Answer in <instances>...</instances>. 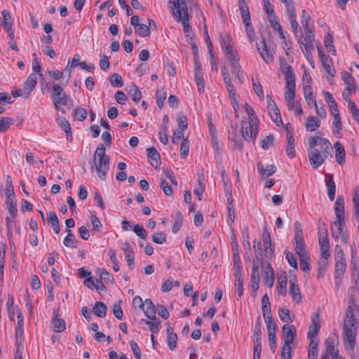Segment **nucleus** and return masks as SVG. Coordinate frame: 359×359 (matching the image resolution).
Instances as JSON below:
<instances>
[{
	"label": "nucleus",
	"instance_id": "c03bdc74",
	"mask_svg": "<svg viewBox=\"0 0 359 359\" xmlns=\"http://www.w3.org/2000/svg\"><path fill=\"white\" fill-rule=\"evenodd\" d=\"M6 204L8 208V210L9 211L11 216L13 218H15L18 214V210L16 208V204L13 201V198H6Z\"/></svg>",
	"mask_w": 359,
	"mask_h": 359
},
{
	"label": "nucleus",
	"instance_id": "ea45409f",
	"mask_svg": "<svg viewBox=\"0 0 359 359\" xmlns=\"http://www.w3.org/2000/svg\"><path fill=\"white\" fill-rule=\"evenodd\" d=\"M323 95H324L325 101L327 102V104L330 107V110L332 111V112H334V113L338 112L337 104L334 99L333 98L332 94L327 91H325V92H323Z\"/></svg>",
	"mask_w": 359,
	"mask_h": 359
},
{
	"label": "nucleus",
	"instance_id": "0eeeda50",
	"mask_svg": "<svg viewBox=\"0 0 359 359\" xmlns=\"http://www.w3.org/2000/svg\"><path fill=\"white\" fill-rule=\"evenodd\" d=\"M304 39L301 37L297 39L298 43L302 48L304 46L303 52L307 59L309 57H311V50H313V41H314V34L312 30L309 29H304Z\"/></svg>",
	"mask_w": 359,
	"mask_h": 359
},
{
	"label": "nucleus",
	"instance_id": "a878e982",
	"mask_svg": "<svg viewBox=\"0 0 359 359\" xmlns=\"http://www.w3.org/2000/svg\"><path fill=\"white\" fill-rule=\"evenodd\" d=\"M326 186L327 188V195L331 201H334L335 198L336 185L334 181L333 175L330 174L326 175Z\"/></svg>",
	"mask_w": 359,
	"mask_h": 359
},
{
	"label": "nucleus",
	"instance_id": "3c124183",
	"mask_svg": "<svg viewBox=\"0 0 359 359\" xmlns=\"http://www.w3.org/2000/svg\"><path fill=\"white\" fill-rule=\"evenodd\" d=\"M195 81L198 86V92L202 94L205 91V82L203 79V74L198 73L195 74Z\"/></svg>",
	"mask_w": 359,
	"mask_h": 359
},
{
	"label": "nucleus",
	"instance_id": "680f3d73",
	"mask_svg": "<svg viewBox=\"0 0 359 359\" xmlns=\"http://www.w3.org/2000/svg\"><path fill=\"white\" fill-rule=\"evenodd\" d=\"M130 95L135 103H138L142 97V93L137 86H134L130 91Z\"/></svg>",
	"mask_w": 359,
	"mask_h": 359
},
{
	"label": "nucleus",
	"instance_id": "e433bc0d",
	"mask_svg": "<svg viewBox=\"0 0 359 359\" xmlns=\"http://www.w3.org/2000/svg\"><path fill=\"white\" fill-rule=\"evenodd\" d=\"M57 121L61 129L67 134V138L69 139V137H72L71 127L69 121L64 117L58 118Z\"/></svg>",
	"mask_w": 359,
	"mask_h": 359
},
{
	"label": "nucleus",
	"instance_id": "603ef678",
	"mask_svg": "<svg viewBox=\"0 0 359 359\" xmlns=\"http://www.w3.org/2000/svg\"><path fill=\"white\" fill-rule=\"evenodd\" d=\"M252 87H253V90H254L255 93L257 94V95L258 96V97L260 100H263L264 99V93H263L262 87L259 81L257 79L255 80L254 78L252 79Z\"/></svg>",
	"mask_w": 359,
	"mask_h": 359
},
{
	"label": "nucleus",
	"instance_id": "49530a36",
	"mask_svg": "<svg viewBox=\"0 0 359 359\" xmlns=\"http://www.w3.org/2000/svg\"><path fill=\"white\" fill-rule=\"evenodd\" d=\"M1 15L3 18V26L6 29V31H11L12 28V23L11 22V15L9 12L6 10H4L1 11Z\"/></svg>",
	"mask_w": 359,
	"mask_h": 359
},
{
	"label": "nucleus",
	"instance_id": "de8ad7c7",
	"mask_svg": "<svg viewBox=\"0 0 359 359\" xmlns=\"http://www.w3.org/2000/svg\"><path fill=\"white\" fill-rule=\"evenodd\" d=\"M303 91H304V97L308 103L309 105L311 104V102H316L313 100V93H312V88L311 85H306L303 84Z\"/></svg>",
	"mask_w": 359,
	"mask_h": 359
},
{
	"label": "nucleus",
	"instance_id": "393cba45",
	"mask_svg": "<svg viewBox=\"0 0 359 359\" xmlns=\"http://www.w3.org/2000/svg\"><path fill=\"white\" fill-rule=\"evenodd\" d=\"M257 50L259 51L262 60L269 63L272 60V55L270 54L266 48V43L264 39H262L259 43L257 44Z\"/></svg>",
	"mask_w": 359,
	"mask_h": 359
},
{
	"label": "nucleus",
	"instance_id": "412c9836",
	"mask_svg": "<svg viewBox=\"0 0 359 359\" xmlns=\"http://www.w3.org/2000/svg\"><path fill=\"white\" fill-rule=\"evenodd\" d=\"M59 311L55 309L53 311V331L56 333H60L65 330V322L63 319L59 318Z\"/></svg>",
	"mask_w": 359,
	"mask_h": 359
},
{
	"label": "nucleus",
	"instance_id": "7ed1b4c3",
	"mask_svg": "<svg viewBox=\"0 0 359 359\" xmlns=\"http://www.w3.org/2000/svg\"><path fill=\"white\" fill-rule=\"evenodd\" d=\"M106 149L102 144H100L93 156V163L91 170L95 169L99 178L104 180L109 168V157L105 154Z\"/></svg>",
	"mask_w": 359,
	"mask_h": 359
},
{
	"label": "nucleus",
	"instance_id": "a19ab883",
	"mask_svg": "<svg viewBox=\"0 0 359 359\" xmlns=\"http://www.w3.org/2000/svg\"><path fill=\"white\" fill-rule=\"evenodd\" d=\"M294 242L304 241L303 237V231L302 229V225L299 222L296 221L294 223Z\"/></svg>",
	"mask_w": 359,
	"mask_h": 359
},
{
	"label": "nucleus",
	"instance_id": "f704fd0d",
	"mask_svg": "<svg viewBox=\"0 0 359 359\" xmlns=\"http://www.w3.org/2000/svg\"><path fill=\"white\" fill-rule=\"evenodd\" d=\"M262 320L259 316L257 320L254 327L253 336H252V341L253 343H257V341H261L262 339Z\"/></svg>",
	"mask_w": 359,
	"mask_h": 359
},
{
	"label": "nucleus",
	"instance_id": "9b49d317",
	"mask_svg": "<svg viewBox=\"0 0 359 359\" xmlns=\"http://www.w3.org/2000/svg\"><path fill=\"white\" fill-rule=\"evenodd\" d=\"M320 318L318 313H313L311 316V324L309 327L307 332V338L309 340L316 339L315 338L318 335L320 330Z\"/></svg>",
	"mask_w": 359,
	"mask_h": 359
},
{
	"label": "nucleus",
	"instance_id": "13d9d810",
	"mask_svg": "<svg viewBox=\"0 0 359 359\" xmlns=\"http://www.w3.org/2000/svg\"><path fill=\"white\" fill-rule=\"evenodd\" d=\"M182 216L180 212H177L175 222L172 226V231L173 233H176L181 228L182 224Z\"/></svg>",
	"mask_w": 359,
	"mask_h": 359
},
{
	"label": "nucleus",
	"instance_id": "39448f33",
	"mask_svg": "<svg viewBox=\"0 0 359 359\" xmlns=\"http://www.w3.org/2000/svg\"><path fill=\"white\" fill-rule=\"evenodd\" d=\"M170 8L172 9V15L176 20L182 22L184 31L185 32H189L190 27L189 25V15L187 4L181 3L179 5H171Z\"/></svg>",
	"mask_w": 359,
	"mask_h": 359
},
{
	"label": "nucleus",
	"instance_id": "20e7f679",
	"mask_svg": "<svg viewBox=\"0 0 359 359\" xmlns=\"http://www.w3.org/2000/svg\"><path fill=\"white\" fill-rule=\"evenodd\" d=\"M334 278L335 283L339 285L341 282V279L344 276V273L346 270V262L344 259V255L341 248L339 245H336L334 247Z\"/></svg>",
	"mask_w": 359,
	"mask_h": 359
},
{
	"label": "nucleus",
	"instance_id": "8fccbe9b",
	"mask_svg": "<svg viewBox=\"0 0 359 359\" xmlns=\"http://www.w3.org/2000/svg\"><path fill=\"white\" fill-rule=\"evenodd\" d=\"M135 33L142 37H146L149 36L150 30L147 25L140 23L135 27Z\"/></svg>",
	"mask_w": 359,
	"mask_h": 359
},
{
	"label": "nucleus",
	"instance_id": "0e129e2a",
	"mask_svg": "<svg viewBox=\"0 0 359 359\" xmlns=\"http://www.w3.org/2000/svg\"><path fill=\"white\" fill-rule=\"evenodd\" d=\"M160 187L166 196H171L172 189L165 179L161 178Z\"/></svg>",
	"mask_w": 359,
	"mask_h": 359
},
{
	"label": "nucleus",
	"instance_id": "f257e3e1",
	"mask_svg": "<svg viewBox=\"0 0 359 359\" xmlns=\"http://www.w3.org/2000/svg\"><path fill=\"white\" fill-rule=\"evenodd\" d=\"M359 320V310L355 303V294H351L348 298V307L344 320V341L348 344L346 347L351 353L353 352L355 344V337Z\"/></svg>",
	"mask_w": 359,
	"mask_h": 359
},
{
	"label": "nucleus",
	"instance_id": "c9c22d12",
	"mask_svg": "<svg viewBox=\"0 0 359 359\" xmlns=\"http://www.w3.org/2000/svg\"><path fill=\"white\" fill-rule=\"evenodd\" d=\"M107 306L102 302H96L93 308V312L100 318H104L106 316Z\"/></svg>",
	"mask_w": 359,
	"mask_h": 359
},
{
	"label": "nucleus",
	"instance_id": "5701e85b",
	"mask_svg": "<svg viewBox=\"0 0 359 359\" xmlns=\"http://www.w3.org/2000/svg\"><path fill=\"white\" fill-rule=\"evenodd\" d=\"M341 75L342 80L346 85V90L349 92H355V81L353 76L350 73L345 71L342 72Z\"/></svg>",
	"mask_w": 359,
	"mask_h": 359
},
{
	"label": "nucleus",
	"instance_id": "e2e57ef3",
	"mask_svg": "<svg viewBox=\"0 0 359 359\" xmlns=\"http://www.w3.org/2000/svg\"><path fill=\"white\" fill-rule=\"evenodd\" d=\"M151 239L157 244H163L166 242V235L163 232L156 233L152 235Z\"/></svg>",
	"mask_w": 359,
	"mask_h": 359
},
{
	"label": "nucleus",
	"instance_id": "79ce46f5",
	"mask_svg": "<svg viewBox=\"0 0 359 359\" xmlns=\"http://www.w3.org/2000/svg\"><path fill=\"white\" fill-rule=\"evenodd\" d=\"M66 232L67 233V235L63 241L65 246L71 248H76L75 236L74 233L69 229H67Z\"/></svg>",
	"mask_w": 359,
	"mask_h": 359
},
{
	"label": "nucleus",
	"instance_id": "774afa93",
	"mask_svg": "<svg viewBox=\"0 0 359 359\" xmlns=\"http://www.w3.org/2000/svg\"><path fill=\"white\" fill-rule=\"evenodd\" d=\"M335 212H344V201L342 196H338L334 204Z\"/></svg>",
	"mask_w": 359,
	"mask_h": 359
},
{
	"label": "nucleus",
	"instance_id": "bb28decb",
	"mask_svg": "<svg viewBox=\"0 0 359 359\" xmlns=\"http://www.w3.org/2000/svg\"><path fill=\"white\" fill-rule=\"evenodd\" d=\"M318 52V56L320 59V61L322 62V65L324 67V69L326 70L327 73L330 75L331 76H334L335 71L334 69H332L330 65L327 63V57L325 55L323 50L321 49L320 46H317Z\"/></svg>",
	"mask_w": 359,
	"mask_h": 359
},
{
	"label": "nucleus",
	"instance_id": "f8f14e48",
	"mask_svg": "<svg viewBox=\"0 0 359 359\" xmlns=\"http://www.w3.org/2000/svg\"><path fill=\"white\" fill-rule=\"evenodd\" d=\"M221 39V45L223 48V51L225 55L229 59V62H233L236 60H238L239 58L237 54L233 50L232 46L230 43L226 41L224 37L220 36Z\"/></svg>",
	"mask_w": 359,
	"mask_h": 359
},
{
	"label": "nucleus",
	"instance_id": "72a5a7b5",
	"mask_svg": "<svg viewBox=\"0 0 359 359\" xmlns=\"http://www.w3.org/2000/svg\"><path fill=\"white\" fill-rule=\"evenodd\" d=\"M318 341L316 339L310 340L308 349V358L309 359H317L318 357Z\"/></svg>",
	"mask_w": 359,
	"mask_h": 359
},
{
	"label": "nucleus",
	"instance_id": "cd10ccee",
	"mask_svg": "<svg viewBox=\"0 0 359 359\" xmlns=\"http://www.w3.org/2000/svg\"><path fill=\"white\" fill-rule=\"evenodd\" d=\"M334 147L335 148V152H336L335 157H336L337 162L339 165L344 164L345 162V155H346L344 146L339 142H336L334 144Z\"/></svg>",
	"mask_w": 359,
	"mask_h": 359
},
{
	"label": "nucleus",
	"instance_id": "69168bd1",
	"mask_svg": "<svg viewBox=\"0 0 359 359\" xmlns=\"http://www.w3.org/2000/svg\"><path fill=\"white\" fill-rule=\"evenodd\" d=\"M74 117L80 121H84L87 117V111L81 107H78L74 110Z\"/></svg>",
	"mask_w": 359,
	"mask_h": 359
},
{
	"label": "nucleus",
	"instance_id": "6ab92c4d",
	"mask_svg": "<svg viewBox=\"0 0 359 359\" xmlns=\"http://www.w3.org/2000/svg\"><path fill=\"white\" fill-rule=\"evenodd\" d=\"M289 294L292 300L299 304L302 301V294L299 287L295 283V278L290 280Z\"/></svg>",
	"mask_w": 359,
	"mask_h": 359
},
{
	"label": "nucleus",
	"instance_id": "f3484780",
	"mask_svg": "<svg viewBox=\"0 0 359 359\" xmlns=\"http://www.w3.org/2000/svg\"><path fill=\"white\" fill-rule=\"evenodd\" d=\"M233 276L235 278L236 282V299H239L243 296V278H242V273L241 269H233Z\"/></svg>",
	"mask_w": 359,
	"mask_h": 359
},
{
	"label": "nucleus",
	"instance_id": "052dcab7",
	"mask_svg": "<svg viewBox=\"0 0 359 359\" xmlns=\"http://www.w3.org/2000/svg\"><path fill=\"white\" fill-rule=\"evenodd\" d=\"M111 83L117 88H121L123 86L121 76L118 73H114L110 77Z\"/></svg>",
	"mask_w": 359,
	"mask_h": 359
},
{
	"label": "nucleus",
	"instance_id": "338daca9",
	"mask_svg": "<svg viewBox=\"0 0 359 359\" xmlns=\"http://www.w3.org/2000/svg\"><path fill=\"white\" fill-rule=\"evenodd\" d=\"M272 320L273 319L271 316H265L264 320L266 323L268 334L276 332V325Z\"/></svg>",
	"mask_w": 359,
	"mask_h": 359
},
{
	"label": "nucleus",
	"instance_id": "a211bd4d",
	"mask_svg": "<svg viewBox=\"0 0 359 359\" xmlns=\"http://www.w3.org/2000/svg\"><path fill=\"white\" fill-rule=\"evenodd\" d=\"M37 83V77L34 73L31 74L24 83L25 98L27 99Z\"/></svg>",
	"mask_w": 359,
	"mask_h": 359
},
{
	"label": "nucleus",
	"instance_id": "4468645a",
	"mask_svg": "<svg viewBox=\"0 0 359 359\" xmlns=\"http://www.w3.org/2000/svg\"><path fill=\"white\" fill-rule=\"evenodd\" d=\"M222 75L223 77L224 82L225 83L226 90L229 93V97L231 99H235L236 92L233 83L231 81V78L229 74V71L226 67L222 68Z\"/></svg>",
	"mask_w": 359,
	"mask_h": 359
},
{
	"label": "nucleus",
	"instance_id": "6e6552de",
	"mask_svg": "<svg viewBox=\"0 0 359 359\" xmlns=\"http://www.w3.org/2000/svg\"><path fill=\"white\" fill-rule=\"evenodd\" d=\"M309 149H316L315 147L317 145H320L323 153H330L332 151V148L330 142L325 138L320 137L317 135L309 137L308 139Z\"/></svg>",
	"mask_w": 359,
	"mask_h": 359
},
{
	"label": "nucleus",
	"instance_id": "37998d69",
	"mask_svg": "<svg viewBox=\"0 0 359 359\" xmlns=\"http://www.w3.org/2000/svg\"><path fill=\"white\" fill-rule=\"evenodd\" d=\"M306 127L310 131H314L320 127V122L314 116H309L306 118Z\"/></svg>",
	"mask_w": 359,
	"mask_h": 359
},
{
	"label": "nucleus",
	"instance_id": "bf43d9fd",
	"mask_svg": "<svg viewBox=\"0 0 359 359\" xmlns=\"http://www.w3.org/2000/svg\"><path fill=\"white\" fill-rule=\"evenodd\" d=\"M189 140L187 138L183 139L180 146V156L182 158H185L189 154Z\"/></svg>",
	"mask_w": 359,
	"mask_h": 359
},
{
	"label": "nucleus",
	"instance_id": "6e6d98bb",
	"mask_svg": "<svg viewBox=\"0 0 359 359\" xmlns=\"http://www.w3.org/2000/svg\"><path fill=\"white\" fill-rule=\"evenodd\" d=\"M290 345L291 344H287L286 342H284L280 352L282 359H291Z\"/></svg>",
	"mask_w": 359,
	"mask_h": 359
},
{
	"label": "nucleus",
	"instance_id": "2eb2a0df",
	"mask_svg": "<svg viewBox=\"0 0 359 359\" xmlns=\"http://www.w3.org/2000/svg\"><path fill=\"white\" fill-rule=\"evenodd\" d=\"M147 158L151 165L155 168H158L161 165V157L157 149L154 147L147 149Z\"/></svg>",
	"mask_w": 359,
	"mask_h": 359
},
{
	"label": "nucleus",
	"instance_id": "ddd939ff",
	"mask_svg": "<svg viewBox=\"0 0 359 359\" xmlns=\"http://www.w3.org/2000/svg\"><path fill=\"white\" fill-rule=\"evenodd\" d=\"M284 342L292 344L296 334V328L292 325L285 324L282 327Z\"/></svg>",
	"mask_w": 359,
	"mask_h": 359
},
{
	"label": "nucleus",
	"instance_id": "58836bf2",
	"mask_svg": "<svg viewBox=\"0 0 359 359\" xmlns=\"http://www.w3.org/2000/svg\"><path fill=\"white\" fill-rule=\"evenodd\" d=\"M287 276H283L278 278V285L276 287L278 294L286 295L287 294Z\"/></svg>",
	"mask_w": 359,
	"mask_h": 359
},
{
	"label": "nucleus",
	"instance_id": "473e14b6",
	"mask_svg": "<svg viewBox=\"0 0 359 359\" xmlns=\"http://www.w3.org/2000/svg\"><path fill=\"white\" fill-rule=\"evenodd\" d=\"M262 240H263V243H264L266 253V254L267 253L272 254L273 250L271 248V237H270L269 232L266 226H265L264 228V232L262 234Z\"/></svg>",
	"mask_w": 359,
	"mask_h": 359
},
{
	"label": "nucleus",
	"instance_id": "4d7b16f0",
	"mask_svg": "<svg viewBox=\"0 0 359 359\" xmlns=\"http://www.w3.org/2000/svg\"><path fill=\"white\" fill-rule=\"evenodd\" d=\"M13 123V119L8 117H3L0 119V133L6 131Z\"/></svg>",
	"mask_w": 359,
	"mask_h": 359
},
{
	"label": "nucleus",
	"instance_id": "4be33fe9",
	"mask_svg": "<svg viewBox=\"0 0 359 359\" xmlns=\"http://www.w3.org/2000/svg\"><path fill=\"white\" fill-rule=\"evenodd\" d=\"M250 282L251 287L253 292L256 294L257 290L259 289V266L256 263H253L252 264V273L250 276Z\"/></svg>",
	"mask_w": 359,
	"mask_h": 359
},
{
	"label": "nucleus",
	"instance_id": "c85d7f7f",
	"mask_svg": "<svg viewBox=\"0 0 359 359\" xmlns=\"http://www.w3.org/2000/svg\"><path fill=\"white\" fill-rule=\"evenodd\" d=\"M286 153L289 158H292L295 156L294 138L290 133H287V148Z\"/></svg>",
	"mask_w": 359,
	"mask_h": 359
},
{
	"label": "nucleus",
	"instance_id": "7c9ffc66",
	"mask_svg": "<svg viewBox=\"0 0 359 359\" xmlns=\"http://www.w3.org/2000/svg\"><path fill=\"white\" fill-rule=\"evenodd\" d=\"M48 216V222L51 225L54 232L58 234L60 231V227L57 216L54 212H49Z\"/></svg>",
	"mask_w": 359,
	"mask_h": 359
},
{
	"label": "nucleus",
	"instance_id": "4c0bfd02",
	"mask_svg": "<svg viewBox=\"0 0 359 359\" xmlns=\"http://www.w3.org/2000/svg\"><path fill=\"white\" fill-rule=\"evenodd\" d=\"M294 251L299 258H304L308 256V252L306 250L304 241L295 242Z\"/></svg>",
	"mask_w": 359,
	"mask_h": 359
},
{
	"label": "nucleus",
	"instance_id": "aec40b11",
	"mask_svg": "<svg viewBox=\"0 0 359 359\" xmlns=\"http://www.w3.org/2000/svg\"><path fill=\"white\" fill-rule=\"evenodd\" d=\"M262 267L265 268L264 277V283L266 286L269 288H271L273 285L275 275L271 265L269 263L266 264V266L264 265Z\"/></svg>",
	"mask_w": 359,
	"mask_h": 359
},
{
	"label": "nucleus",
	"instance_id": "1a4fd4ad",
	"mask_svg": "<svg viewBox=\"0 0 359 359\" xmlns=\"http://www.w3.org/2000/svg\"><path fill=\"white\" fill-rule=\"evenodd\" d=\"M325 154L323 152L322 154L318 149L308 150L309 163L313 169H318L323 163L326 157Z\"/></svg>",
	"mask_w": 359,
	"mask_h": 359
},
{
	"label": "nucleus",
	"instance_id": "423d86ee",
	"mask_svg": "<svg viewBox=\"0 0 359 359\" xmlns=\"http://www.w3.org/2000/svg\"><path fill=\"white\" fill-rule=\"evenodd\" d=\"M51 98L53 100L54 106L56 109L65 114V110L61 107L67 104L68 97L64 92L63 88L58 84L54 83L53 86Z\"/></svg>",
	"mask_w": 359,
	"mask_h": 359
},
{
	"label": "nucleus",
	"instance_id": "864d4df0",
	"mask_svg": "<svg viewBox=\"0 0 359 359\" xmlns=\"http://www.w3.org/2000/svg\"><path fill=\"white\" fill-rule=\"evenodd\" d=\"M97 272L99 274L100 278L101 280H103L106 283H110V282L112 283L114 281V280L111 277V274L107 271H106L104 269H98L97 270Z\"/></svg>",
	"mask_w": 359,
	"mask_h": 359
},
{
	"label": "nucleus",
	"instance_id": "c756f323",
	"mask_svg": "<svg viewBox=\"0 0 359 359\" xmlns=\"http://www.w3.org/2000/svg\"><path fill=\"white\" fill-rule=\"evenodd\" d=\"M258 172L262 174L263 178H266L276 172V167L274 165H269L266 168L260 163H257Z\"/></svg>",
	"mask_w": 359,
	"mask_h": 359
},
{
	"label": "nucleus",
	"instance_id": "dca6fc26",
	"mask_svg": "<svg viewBox=\"0 0 359 359\" xmlns=\"http://www.w3.org/2000/svg\"><path fill=\"white\" fill-rule=\"evenodd\" d=\"M318 242L320 245L321 257L325 260L328 259L330 255V243L327 235L318 236Z\"/></svg>",
	"mask_w": 359,
	"mask_h": 359
},
{
	"label": "nucleus",
	"instance_id": "a18cd8bd",
	"mask_svg": "<svg viewBox=\"0 0 359 359\" xmlns=\"http://www.w3.org/2000/svg\"><path fill=\"white\" fill-rule=\"evenodd\" d=\"M142 322L147 325L149 327V330L152 334L157 333L159 331V327H160V320L156 318V320H147L145 319H142Z\"/></svg>",
	"mask_w": 359,
	"mask_h": 359
},
{
	"label": "nucleus",
	"instance_id": "b1692460",
	"mask_svg": "<svg viewBox=\"0 0 359 359\" xmlns=\"http://www.w3.org/2000/svg\"><path fill=\"white\" fill-rule=\"evenodd\" d=\"M145 309H142L144 315L151 320H156V308L153 302L150 299H145Z\"/></svg>",
	"mask_w": 359,
	"mask_h": 359
},
{
	"label": "nucleus",
	"instance_id": "9d476101",
	"mask_svg": "<svg viewBox=\"0 0 359 359\" xmlns=\"http://www.w3.org/2000/svg\"><path fill=\"white\" fill-rule=\"evenodd\" d=\"M243 128V126H242ZM258 133V123L254 120L248 121V126L242 130V135L246 141L255 140Z\"/></svg>",
	"mask_w": 359,
	"mask_h": 359
},
{
	"label": "nucleus",
	"instance_id": "2f4dec72",
	"mask_svg": "<svg viewBox=\"0 0 359 359\" xmlns=\"http://www.w3.org/2000/svg\"><path fill=\"white\" fill-rule=\"evenodd\" d=\"M266 100H267V108L269 110H274V114L276 115V118L273 119V121L276 123L278 125V122L282 123L281 117H280V113L277 107L276 103L273 102V100L271 99V97L269 95H266Z\"/></svg>",
	"mask_w": 359,
	"mask_h": 359
},
{
	"label": "nucleus",
	"instance_id": "f03ea898",
	"mask_svg": "<svg viewBox=\"0 0 359 359\" xmlns=\"http://www.w3.org/2000/svg\"><path fill=\"white\" fill-rule=\"evenodd\" d=\"M280 69L285 74V100L287 102L288 109L292 111L299 105L298 102H296L294 100L296 86L294 74L292 67L285 62L280 64Z\"/></svg>",
	"mask_w": 359,
	"mask_h": 359
},
{
	"label": "nucleus",
	"instance_id": "09e8293b",
	"mask_svg": "<svg viewBox=\"0 0 359 359\" xmlns=\"http://www.w3.org/2000/svg\"><path fill=\"white\" fill-rule=\"evenodd\" d=\"M204 180V177L203 174L198 175V187L194 190V194L198 196L199 201L202 199V194L204 191V186L203 184V182Z\"/></svg>",
	"mask_w": 359,
	"mask_h": 359
},
{
	"label": "nucleus",
	"instance_id": "5fc2aeb1",
	"mask_svg": "<svg viewBox=\"0 0 359 359\" xmlns=\"http://www.w3.org/2000/svg\"><path fill=\"white\" fill-rule=\"evenodd\" d=\"M290 310L288 309L282 308L278 310V316L280 320L285 323H289L292 321L290 316Z\"/></svg>",
	"mask_w": 359,
	"mask_h": 359
}]
</instances>
